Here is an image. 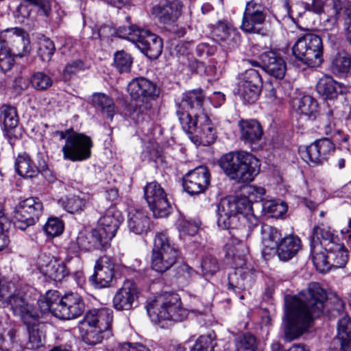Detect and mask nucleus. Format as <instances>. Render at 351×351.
I'll use <instances>...</instances> for the list:
<instances>
[{"label":"nucleus","instance_id":"obj_1","mask_svg":"<svg viewBox=\"0 0 351 351\" xmlns=\"http://www.w3.org/2000/svg\"><path fill=\"white\" fill-rule=\"evenodd\" d=\"M327 298L325 291L317 282L308 285L306 291L285 299V339L291 341L298 338L309 327L313 319L323 313Z\"/></svg>","mask_w":351,"mask_h":351},{"label":"nucleus","instance_id":"obj_2","mask_svg":"<svg viewBox=\"0 0 351 351\" xmlns=\"http://www.w3.org/2000/svg\"><path fill=\"white\" fill-rule=\"evenodd\" d=\"M241 219L246 221L249 229L258 226V219L254 214L252 200L245 196L221 200L217 206V224L221 228L232 229L230 244L235 245L233 258L244 261L249 252L247 243L249 231L245 228H237Z\"/></svg>","mask_w":351,"mask_h":351},{"label":"nucleus","instance_id":"obj_3","mask_svg":"<svg viewBox=\"0 0 351 351\" xmlns=\"http://www.w3.org/2000/svg\"><path fill=\"white\" fill-rule=\"evenodd\" d=\"M205 98L202 89L186 92L182 95L180 105L191 112H177L183 130L196 145H210L216 138V130L204 112Z\"/></svg>","mask_w":351,"mask_h":351},{"label":"nucleus","instance_id":"obj_4","mask_svg":"<svg viewBox=\"0 0 351 351\" xmlns=\"http://www.w3.org/2000/svg\"><path fill=\"white\" fill-rule=\"evenodd\" d=\"M112 313V309L108 308H93L87 311L78 323L82 341L95 346L111 335Z\"/></svg>","mask_w":351,"mask_h":351},{"label":"nucleus","instance_id":"obj_5","mask_svg":"<svg viewBox=\"0 0 351 351\" xmlns=\"http://www.w3.org/2000/svg\"><path fill=\"white\" fill-rule=\"evenodd\" d=\"M219 166L225 174L238 183H249L259 173V160L245 152H232L219 160Z\"/></svg>","mask_w":351,"mask_h":351},{"label":"nucleus","instance_id":"obj_6","mask_svg":"<svg viewBox=\"0 0 351 351\" xmlns=\"http://www.w3.org/2000/svg\"><path fill=\"white\" fill-rule=\"evenodd\" d=\"M0 69L6 72L11 69L14 58L12 53L23 57L31 50L28 33L21 27H12L0 32Z\"/></svg>","mask_w":351,"mask_h":351},{"label":"nucleus","instance_id":"obj_7","mask_svg":"<svg viewBox=\"0 0 351 351\" xmlns=\"http://www.w3.org/2000/svg\"><path fill=\"white\" fill-rule=\"evenodd\" d=\"M35 300L27 293L15 290L12 283L0 287V306L9 308L25 324H29V321H37L39 317L38 310L35 307Z\"/></svg>","mask_w":351,"mask_h":351},{"label":"nucleus","instance_id":"obj_8","mask_svg":"<svg viewBox=\"0 0 351 351\" xmlns=\"http://www.w3.org/2000/svg\"><path fill=\"white\" fill-rule=\"evenodd\" d=\"M147 311L154 322H182L188 315L187 310L182 306L179 295L169 292L157 295L147 305Z\"/></svg>","mask_w":351,"mask_h":351},{"label":"nucleus","instance_id":"obj_9","mask_svg":"<svg viewBox=\"0 0 351 351\" xmlns=\"http://www.w3.org/2000/svg\"><path fill=\"white\" fill-rule=\"evenodd\" d=\"M295 58L308 67L319 66L323 61L322 38L315 34H306L298 38L292 47Z\"/></svg>","mask_w":351,"mask_h":351},{"label":"nucleus","instance_id":"obj_10","mask_svg":"<svg viewBox=\"0 0 351 351\" xmlns=\"http://www.w3.org/2000/svg\"><path fill=\"white\" fill-rule=\"evenodd\" d=\"M178 250L163 232L156 234L152 252L151 267L158 272L169 270L177 261Z\"/></svg>","mask_w":351,"mask_h":351},{"label":"nucleus","instance_id":"obj_11","mask_svg":"<svg viewBox=\"0 0 351 351\" xmlns=\"http://www.w3.org/2000/svg\"><path fill=\"white\" fill-rule=\"evenodd\" d=\"M128 39L149 59H157L162 51L163 42L160 37L149 30L132 27Z\"/></svg>","mask_w":351,"mask_h":351},{"label":"nucleus","instance_id":"obj_12","mask_svg":"<svg viewBox=\"0 0 351 351\" xmlns=\"http://www.w3.org/2000/svg\"><path fill=\"white\" fill-rule=\"evenodd\" d=\"M43 204L37 197H29L21 201L14 210V226L25 230L36 223L43 212Z\"/></svg>","mask_w":351,"mask_h":351},{"label":"nucleus","instance_id":"obj_13","mask_svg":"<svg viewBox=\"0 0 351 351\" xmlns=\"http://www.w3.org/2000/svg\"><path fill=\"white\" fill-rule=\"evenodd\" d=\"M93 142L90 138L82 133H73L66 139L62 147L64 159L73 162L82 161L90 157Z\"/></svg>","mask_w":351,"mask_h":351},{"label":"nucleus","instance_id":"obj_14","mask_svg":"<svg viewBox=\"0 0 351 351\" xmlns=\"http://www.w3.org/2000/svg\"><path fill=\"white\" fill-rule=\"evenodd\" d=\"M144 197L155 217H167L171 213L167 195L157 182H151L144 187Z\"/></svg>","mask_w":351,"mask_h":351},{"label":"nucleus","instance_id":"obj_15","mask_svg":"<svg viewBox=\"0 0 351 351\" xmlns=\"http://www.w3.org/2000/svg\"><path fill=\"white\" fill-rule=\"evenodd\" d=\"M261 86V77L254 69H247L239 75L237 91L244 103H254L260 95Z\"/></svg>","mask_w":351,"mask_h":351},{"label":"nucleus","instance_id":"obj_16","mask_svg":"<svg viewBox=\"0 0 351 351\" xmlns=\"http://www.w3.org/2000/svg\"><path fill=\"white\" fill-rule=\"evenodd\" d=\"M267 16V8L256 0L246 3L241 28L250 34H258Z\"/></svg>","mask_w":351,"mask_h":351},{"label":"nucleus","instance_id":"obj_17","mask_svg":"<svg viewBox=\"0 0 351 351\" xmlns=\"http://www.w3.org/2000/svg\"><path fill=\"white\" fill-rule=\"evenodd\" d=\"M113 237V235H110L107 231L97 226L92 231L89 238L83 235L77 237L75 241H71L69 243V249L73 250V253L76 255L77 254V249L82 250L106 249L110 246V241Z\"/></svg>","mask_w":351,"mask_h":351},{"label":"nucleus","instance_id":"obj_18","mask_svg":"<svg viewBox=\"0 0 351 351\" xmlns=\"http://www.w3.org/2000/svg\"><path fill=\"white\" fill-rule=\"evenodd\" d=\"M53 308V315L62 319H75L84 311L85 304L82 298L76 293H69L59 300Z\"/></svg>","mask_w":351,"mask_h":351},{"label":"nucleus","instance_id":"obj_19","mask_svg":"<svg viewBox=\"0 0 351 351\" xmlns=\"http://www.w3.org/2000/svg\"><path fill=\"white\" fill-rule=\"evenodd\" d=\"M210 172L205 166L196 167L183 178L184 190L190 195L204 192L210 185Z\"/></svg>","mask_w":351,"mask_h":351},{"label":"nucleus","instance_id":"obj_20","mask_svg":"<svg viewBox=\"0 0 351 351\" xmlns=\"http://www.w3.org/2000/svg\"><path fill=\"white\" fill-rule=\"evenodd\" d=\"M183 4L180 0H160L153 6L152 14L160 23L166 26L173 25L182 15Z\"/></svg>","mask_w":351,"mask_h":351},{"label":"nucleus","instance_id":"obj_21","mask_svg":"<svg viewBox=\"0 0 351 351\" xmlns=\"http://www.w3.org/2000/svg\"><path fill=\"white\" fill-rule=\"evenodd\" d=\"M114 276V263L109 256H101L95 263V272L89 281L95 288L101 289L110 285Z\"/></svg>","mask_w":351,"mask_h":351},{"label":"nucleus","instance_id":"obj_22","mask_svg":"<svg viewBox=\"0 0 351 351\" xmlns=\"http://www.w3.org/2000/svg\"><path fill=\"white\" fill-rule=\"evenodd\" d=\"M213 40L226 50L235 49L241 43V35L232 25L219 21L212 31Z\"/></svg>","mask_w":351,"mask_h":351},{"label":"nucleus","instance_id":"obj_23","mask_svg":"<svg viewBox=\"0 0 351 351\" xmlns=\"http://www.w3.org/2000/svg\"><path fill=\"white\" fill-rule=\"evenodd\" d=\"M128 91L134 100L147 103L158 97L156 85L145 77L132 80L128 85Z\"/></svg>","mask_w":351,"mask_h":351},{"label":"nucleus","instance_id":"obj_24","mask_svg":"<svg viewBox=\"0 0 351 351\" xmlns=\"http://www.w3.org/2000/svg\"><path fill=\"white\" fill-rule=\"evenodd\" d=\"M138 295L139 291L136 285L132 280H125L114 295L113 306L117 311H129L133 308Z\"/></svg>","mask_w":351,"mask_h":351},{"label":"nucleus","instance_id":"obj_25","mask_svg":"<svg viewBox=\"0 0 351 351\" xmlns=\"http://www.w3.org/2000/svg\"><path fill=\"white\" fill-rule=\"evenodd\" d=\"M335 149L334 144L328 138L319 139L306 147L304 158L313 164H322Z\"/></svg>","mask_w":351,"mask_h":351},{"label":"nucleus","instance_id":"obj_26","mask_svg":"<svg viewBox=\"0 0 351 351\" xmlns=\"http://www.w3.org/2000/svg\"><path fill=\"white\" fill-rule=\"evenodd\" d=\"M240 138L244 143L252 147L262 138L263 130L261 123L255 119H241L238 123Z\"/></svg>","mask_w":351,"mask_h":351},{"label":"nucleus","instance_id":"obj_27","mask_svg":"<svg viewBox=\"0 0 351 351\" xmlns=\"http://www.w3.org/2000/svg\"><path fill=\"white\" fill-rule=\"evenodd\" d=\"M262 68L269 75L277 78L284 77L286 64L284 60L274 51H266L261 56Z\"/></svg>","mask_w":351,"mask_h":351},{"label":"nucleus","instance_id":"obj_28","mask_svg":"<svg viewBox=\"0 0 351 351\" xmlns=\"http://www.w3.org/2000/svg\"><path fill=\"white\" fill-rule=\"evenodd\" d=\"M261 233L263 244L262 254L265 258H267V256L275 251L277 245L282 239V234L277 228L268 224L261 226Z\"/></svg>","mask_w":351,"mask_h":351},{"label":"nucleus","instance_id":"obj_29","mask_svg":"<svg viewBox=\"0 0 351 351\" xmlns=\"http://www.w3.org/2000/svg\"><path fill=\"white\" fill-rule=\"evenodd\" d=\"M319 241L325 250H331L336 247L338 249L339 239L335 235L330 227L321 223L315 226L312 230V240Z\"/></svg>","mask_w":351,"mask_h":351},{"label":"nucleus","instance_id":"obj_30","mask_svg":"<svg viewBox=\"0 0 351 351\" xmlns=\"http://www.w3.org/2000/svg\"><path fill=\"white\" fill-rule=\"evenodd\" d=\"M32 5L38 7V10L45 16H48L51 11L49 0H24L16 8L14 12V17L20 23L29 17Z\"/></svg>","mask_w":351,"mask_h":351},{"label":"nucleus","instance_id":"obj_31","mask_svg":"<svg viewBox=\"0 0 351 351\" xmlns=\"http://www.w3.org/2000/svg\"><path fill=\"white\" fill-rule=\"evenodd\" d=\"M301 241L298 237L288 235L283 237L275 250L280 260L287 261L291 259L300 250Z\"/></svg>","mask_w":351,"mask_h":351},{"label":"nucleus","instance_id":"obj_32","mask_svg":"<svg viewBox=\"0 0 351 351\" xmlns=\"http://www.w3.org/2000/svg\"><path fill=\"white\" fill-rule=\"evenodd\" d=\"M149 218L143 210L131 209L128 213V227L135 234H143L149 229Z\"/></svg>","mask_w":351,"mask_h":351},{"label":"nucleus","instance_id":"obj_33","mask_svg":"<svg viewBox=\"0 0 351 351\" xmlns=\"http://www.w3.org/2000/svg\"><path fill=\"white\" fill-rule=\"evenodd\" d=\"M311 253L317 270L324 273L330 269L331 265L328 252L324 250L319 241H311Z\"/></svg>","mask_w":351,"mask_h":351},{"label":"nucleus","instance_id":"obj_34","mask_svg":"<svg viewBox=\"0 0 351 351\" xmlns=\"http://www.w3.org/2000/svg\"><path fill=\"white\" fill-rule=\"evenodd\" d=\"M121 221L120 212L115 207L111 206L99 218L97 226L114 237Z\"/></svg>","mask_w":351,"mask_h":351},{"label":"nucleus","instance_id":"obj_35","mask_svg":"<svg viewBox=\"0 0 351 351\" xmlns=\"http://www.w3.org/2000/svg\"><path fill=\"white\" fill-rule=\"evenodd\" d=\"M317 93L328 99L336 98L342 92L340 83L335 81L330 76H324L318 81L316 86Z\"/></svg>","mask_w":351,"mask_h":351},{"label":"nucleus","instance_id":"obj_36","mask_svg":"<svg viewBox=\"0 0 351 351\" xmlns=\"http://www.w3.org/2000/svg\"><path fill=\"white\" fill-rule=\"evenodd\" d=\"M39 266L45 276L55 281L60 282L68 275L64 263L56 259L50 260L47 264L39 263Z\"/></svg>","mask_w":351,"mask_h":351},{"label":"nucleus","instance_id":"obj_37","mask_svg":"<svg viewBox=\"0 0 351 351\" xmlns=\"http://www.w3.org/2000/svg\"><path fill=\"white\" fill-rule=\"evenodd\" d=\"M293 106L301 114L308 119H315L318 114V104L316 100L309 95H304L301 98L293 100Z\"/></svg>","mask_w":351,"mask_h":351},{"label":"nucleus","instance_id":"obj_38","mask_svg":"<svg viewBox=\"0 0 351 351\" xmlns=\"http://www.w3.org/2000/svg\"><path fill=\"white\" fill-rule=\"evenodd\" d=\"M14 167L16 171L21 177L33 178L38 173L36 165L26 153L20 154L17 156Z\"/></svg>","mask_w":351,"mask_h":351},{"label":"nucleus","instance_id":"obj_39","mask_svg":"<svg viewBox=\"0 0 351 351\" xmlns=\"http://www.w3.org/2000/svg\"><path fill=\"white\" fill-rule=\"evenodd\" d=\"M337 339H339L342 351H350L351 346V320L349 317H343L339 319L337 326Z\"/></svg>","mask_w":351,"mask_h":351},{"label":"nucleus","instance_id":"obj_40","mask_svg":"<svg viewBox=\"0 0 351 351\" xmlns=\"http://www.w3.org/2000/svg\"><path fill=\"white\" fill-rule=\"evenodd\" d=\"M36 321H29L27 325L28 332V340L26 343V348L29 350H37L42 347L44 343V335L40 330L39 325Z\"/></svg>","mask_w":351,"mask_h":351},{"label":"nucleus","instance_id":"obj_41","mask_svg":"<svg viewBox=\"0 0 351 351\" xmlns=\"http://www.w3.org/2000/svg\"><path fill=\"white\" fill-rule=\"evenodd\" d=\"M88 199L84 195H71L61 199L58 201L59 204L64 208L65 210L71 213L81 212L84 210L88 204Z\"/></svg>","mask_w":351,"mask_h":351},{"label":"nucleus","instance_id":"obj_42","mask_svg":"<svg viewBox=\"0 0 351 351\" xmlns=\"http://www.w3.org/2000/svg\"><path fill=\"white\" fill-rule=\"evenodd\" d=\"M351 67V57L345 51L337 53L331 63V69L333 73L341 75L349 72Z\"/></svg>","mask_w":351,"mask_h":351},{"label":"nucleus","instance_id":"obj_43","mask_svg":"<svg viewBox=\"0 0 351 351\" xmlns=\"http://www.w3.org/2000/svg\"><path fill=\"white\" fill-rule=\"evenodd\" d=\"M92 101L94 105L99 107L110 120L112 119L115 110L114 102L110 97L104 93H95L92 96Z\"/></svg>","mask_w":351,"mask_h":351},{"label":"nucleus","instance_id":"obj_44","mask_svg":"<svg viewBox=\"0 0 351 351\" xmlns=\"http://www.w3.org/2000/svg\"><path fill=\"white\" fill-rule=\"evenodd\" d=\"M0 119L5 129L15 128L19 123L16 110L14 106L3 104L0 108Z\"/></svg>","mask_w":351,"mask_h":351},{"label":"nucleus","instance_id":"obj_45","mask_svg":"<svg viewBox=\"0 0 351 351\" xmlns=\"http://www.w3.org/2000/svg\"><path fill=\"white\" fill-rule=\"evenodd\" d=\"M53 80L51 76L43 72L34 73L30 78L32 87L38 91H44L52 86Z\"/></svg>","mask_w":351,"mask_h":351},{"label":"nucleus","instance_id":"obj_46","mask_svg":"<svg viewBox=\"0 0 351 351\" xmlns=\"http://www.w3.org/2000/svg\"><path fill=\"white\" fill-rule=\"evenodd\" d=\"M338 245V249L333 247L334 249L326 251L328 252L331 267H343L348 262V256L344 245L341 243Z\"/></svg>","mask_w":351,"mask_h":351},{"label":"nucleus","instance_id":"obj_47","mask_svg":"<svg viewBox=\"0 0 351 351\" xmlns=\"http://www.w3.org/2000/svg\"><path fill=\"white\" fill-rule=\"evenodd\" d=\"M132 62L131 56L123 50L117 51L114 55V65L120 73H128Z\"/></svg>","mask_w":351,"mask_h":351},{"label":"nucleus","instance_id":"obj_48","mask_svg":"<svg viewBox=\"0 0 351 351\" xmlns=\"http://www.w3.org/2000/svg\"><path fill=\"white\" fill-rule=\"evenodd\" d=\"M88 68L89 66L81 60H72L65 65L62 71L63 78L66 81L69 80L78 72L84 71Z\"/></svg>","mask_w":351,"mask_h":351},{"label":"nucleus","instance_id":"obj_49","mask_svg":"<svg viewBox=\"0 0 351 351\" xmlns=\"http://www.w3.org/2000/svg\"><path fill=\"white\" fill-rule=\"evenodd\" d=\"M237 351H255L256 340L250 333H245L239 336L236 339Z\"/></svg>","mask_w":351,"mask_h":351},{"label":"nucleus","instance_id":"obj_50","mask_svg":"<svg viewBox=\"0 0 351 351\" xmlns=\"http://www.w3.org/2000/svg\"><path fill=\"white\" fill-rule=\"evenodd\" d=\"M10 226V221L5 216L2 206L0 205V251L7 247L10 243L7 232Z\"/></svg>","mask_w":351,"mask_h":351},{"label":"nucleus","instance_id":"obj_51","mask_svg":"<svg viewBox=\"0 0 351 351\" xmlns=\"http://www.w3.org/2000/svg\"><path fill=\"white\" fill-rule=\"evenodd\" d=\"M55 51L53 43L49 38L40 40L38 46V55L44 62H49Z\"/></svg>","mask_w":351,"mask_h":351},{"label":"nucleus","instance_id":"obj_52","mask_svg":"<svg viewBox=\"0 0 351 351\" xmlns=\"http://www.w3.org/2000/svg\"><path fill=\"white\" fill-rule=\"evenodd\" d=\"M44 228L47 235L56 237L62 233L64 224L58 218H49L45 223Z\"/></svg>","mask_w":351,"mask_h":351},{"label":"nucleus","instance_id":"obj_53","mask_svg":"<svg viewBox=\"0 0 351 351\" xmlns=\"http://www.w3.org/2000/svg\"><path fill=\"white\" fill-rule=\"evenodd\" d=\"M177 228L180 234L195 235L198 231V226L194 222L180 218L177 221Z\"/></svg>","mask_w":351,"mask_h":351},{"label":"nucleus","instance_id":"obj_54","mask_svg":"<svg viewBox=\"0 0 351 351\" xmlns=\"http://www.w3.org/2000/svg\"><path fill=\"white\" fill-rule=\"evenodd\" d=\"M201 267L204 274L213 275L219 270L217 261L211 255H207L203 258Z\"/></svg>","mask_w":351,"mask_h":351},{"label":"nucleus","instance_id":"obj_55","mask_svg":"<svg viewBox=\"0 0 351 351\" xmlns=\"http://www.w3.org/2000/svg\"><path fill=\"white\" fill-rule=\"evenodd\" d=\"M213 347V341L210 337L202 336L196 341L191 351H212Z\"/></svg>","mask_w":351,"mask_h":351},{"label":"nucleus","instance_id":"obj_56","mask_svg":"<svg viewBox=\"0 0 351 351\" xmlns=\"http://www.w3.org/2000/svg\"><path fill=\"white\" fill-rule=\"evenodd\" d=\"M265 208L267 209L268 212L271 214L274 217L282 216L287 212V207L283 202L278 203L276 202H271L268 205H265Z\"/></svg>","mask_w":351,"mask_h":351},{"label":"nucleus","instance_id":"obj_57","mask_svg":"<svg viewBox=\"0 0 351 351\" xmlns=\"http://www.w3.org/2000/svg\"><path fill=\"white\" fill-rule=\"evenodd\" d=\"M300 3L304 8V12L321 14L324 11V2L322 0H311V3L301 1Z\"/></svg>","mask_w":351,"mask_h":351},{"label":"nucleus","instance_id":"obj_58","mask_svg":"<svg viewBox=\"0 0 351 351\" xmlns=\"http://www.w3.org/2000/svg\"><path fill=\"white\" fill-rule=\"evenodd\" d=\"M117 351H150L149 348H147L144 345L139 343H128L124 342L122 343H119L117 348Z\"/></svg>","mask_w":351,"mask_h":351},{"label":"nucleus","instance_id":"obj_59","mask_svg":"<svg viewBox=\"0 0 351 351\" xmlns=\"http://www.w3.org/2000/svg\"><path fill=\"white\" fill-rule=\"evenodd\" d=\"M196 54L199 57H208L212 56L215 52V47L202 43L196 47Z\"/></svg>","mask_w":351,"mask_h":351},{"label":"nucleus","instance_id":"obj_60","mask_svg":"<svg viewBox=\"0 0 351 351\" xmlns=\"http://www.w3.org/2000/svg\"><path fill=\"white\" fill-rule=\"evenodd\" d=\"M43 297L51 306V312L53 315V308H55L56 304H59V300L60 299L58 292L57 291H48Z\"/></svg>","mask_w":351,"mask_h":351},{"label":"nucleus","instance_id":"obj_61","mask_svg":"<svg viewBox=\"0 0 351 351\" xmlns=\"http://www.w3.org/2000/svg\"><path fill=\"white\" fill-rule=\"evenodd\" d=\"M38 294H35V297L32 300H36L35 303L38 306L40 313L43 314L48 311H51V306L43 296L38 297Z\"/></svg>","mask_w":351,"mask_h":351},{"label":"nucleus","instance_id":"obj_62","mask_svg":"<svg viewBox=\"0 0 351 351\" xmlns=\"http://www.w3.org/2000/svg\"><path fill=\"white\" fill-rule=\"evenodd\" d=\"M194 273V270L187 264L182 263L177 268V274L178 276L183 277L185 279L191 278Z\"/></svg>","mask_w":351,"mask_h":351},{"label":"nucleus","instance_id":"obj_63","mask_svg":"<svg viewBox=\"0 0 351 351\" xmlns=\"http://www.w3.org/2000/svg\"><path fill=\"white\" fill-rule=\"evenodd\" d=\"M248 193L251 197L254 196V199H262L263 195L265 193V189L261 186H250L247 187Z\"/></svg>","mask_w":351,"mask_h":351},{"label":"nucleus","instance_id":"obj_64","mask_svg":"<svg viewBox=\"0 0 351 351\" xmlns=\"http://www.w3.org/2000/svg\"><path fill=\"white\" fill-rule=\"evenodd\" d=\"M16 337V331L13 328H10L5 335H0L1 343L8 346L12 345L14 342Z\"/></svg>","mask_w":351,"mask_h":351}]
</instances>
